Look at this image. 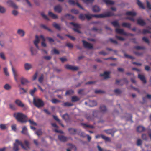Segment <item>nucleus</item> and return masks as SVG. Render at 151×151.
<instances>
[{"mask_svg": "<svg viewBox=\"0 0 151 151\" xmlns=\"http://www.w3.org/2000/svg\"><path fill=\"white\" fill-rule=\"evenodd\" d=\"M92 10L94 12H98L100 11V9L98 6L94 5L93 6Z\"/></svg>", "mask_w": 151, "mask_h": 151, "instance_id": "obj_17", "label": "nucleus"}, {"mask_svg": "<svg viewBox=\"0 0 151 151\" xmlns=\"http://www.w3.org/2000/svg\"><path fill=\"white\" fill-rule=\"evenodd\" d=\"M24 67L26 70H29L32 68L31 65L28 63H27L24 65Z\"/></svg>", "mask_w": 151, "mask_h": 151, "instance_id": "obj_41", "label": "nucleus"}, {"mask_svg": "<svg viewBox=\"0 0 151 151\" xmlns=\"http://www.w3.org/2000/svg\"><path fill=\"white\" fill-rule=\"evenodd\" d=\"M137 23L139 25L141 26H144L146 24L145 22L141 18H139L137 19Z\"/></svg>", "mask_w": 151, "mask_h": 151, "instance_id": "obj_12", "label": "nucleus"}, {"mask_svg": "<svg viewBox=\"0 0 151 151\" xmlns=\"http://www.w3.org/2000/svg\"><path fill=\"white\" fill-rule=\"evenodd\" d=\"M9 106L10 108L12 110L15 111L17 109V108L15 105L10 104H9Z\"/></svg>", "mask_w": 151, "mask_h": 151, "instance_id": "obj_36", "label": "nucleus"}, {"mask_svg": "<svg viewBox=\"0 0 151 151\" xmlns=\"http://www.w3.org/2000/svg\"><path fill=\"white\" fill-rule=\"evenodd\" d=\"M6 125L4 124H0V128L2 130H4L6 129Z\"/></svg>", "mask_w": 151, "mask_h": 151, "instance_id": "obj_59", "label": "nucleus"}, {"mask_svg": "<svg viewBox=\"0 0 151 151\" xmlns=\"http://www.w3.org/2000/svg\"><path fill=\"white\" fill-rule=\"evenodd\" d=\"M70 24L73 26L75 27H80V25L73 22L70 23Z\"/></svg>", "mask_w": 151, "mask_h": 151, "instance_id": "obj_54", "label": "nucleus"}, {"mask_svg": "<svg viewBox=\"0 0 151 151\" xmlns=\"http://www.w3.org/2000/svg\"><path fill=\"white\" fill-rule=\"evenodd\" d=\"M65 67L66 69L73 71L77 70L78 69V67L73 66L68 64L65 65Z\"/></svg>", "mask_w": 151, "mask_h": 151, "instance_id": "obj_7", "label": "nucleus"}, {"mask_svg": "<svg viewBox=\"0 0 151 151\" xmlns=\"http://www.w3.org/2000/svg\"><path fill=\"white\" fill-rule=\"evenodd\" d=\"M68 130L70 133L74 135L76 134V129L73 128H69L68 129Z\"/></svg>", "mask_w": 151, "mask_h": 151, "instance_id": "obj_24", "label": "nucleus"}, {"mask_svg": "<svg viewBox=\"0 0 151 151\" xmlns=\"http://www.w3.org/2000/svg\"><path fill=\"white\" fill-rule=\"evenodd\" d=\"M40 38L42 39L43 41V42L41 43V45L43 47H45L46 46V43H45V38L42 35H41L40 36Z\"/></svg>", "mask_w": 151, "mask_h": 151, "instance_id": "obj_25", "label": "nucleus"}, {"mask_svg": "<svg viewBox=\"0 0 151 151\" xmlns=\"http://www.w3.org/2000/svg\"><path fill=\"white\" fill-rule=\"evenodd\" d=\"M62 117L67 122L69 119V116L67 114L63 115Z\"/></svg>", "mask_w": 151, "mask_h": 151, "instance_id": "obj_38", "label": "nucleus"}, {"mask_svg": "<svg viewBox=\"0 0 151 151\" xmlns=\"http://www.w3.org/2000/svg\"><path fill=\"white\" fill-rule=\"evenodd\" d=\"M145 129V128L142 126H139L137 128V131L139 132H141L144 131Z\"/></svg>", "mask_w": 151, "mask_h": 151, "instance_id": "obj_35", "label": "nucleus"}, {"mask_svg": "<svg viewBox=\"0 0 151 151\" xmlns=\"http://www.w3.org/2000/svg\"><path fill=\"white\" fill-rule=\"evenodd\" d=\"M37 91V89L35 88H34L33 89H31L30 90V93L32 96H33L35 93Z\"/></svg>", "mask_w": 151, "mask_h": 151, "instance_id": "obj_53", "label": "nucleus"}, {"mask_svg": "<svg viewBox=\"0 0 151 151\" xmlns=\"http://www.w3.org/2000/svg\"><path fill=\"white\" fill-rule=\"evenodd\" d=\"M62 105L64 106L70 107L73 106V104L69 102H66L64 103Z\"/></svg>", "mask_w": 151, "mask_h": 151, "instance_id": "obj_40", "label": "nucleus"}, {"mask_svg": "<svg viewBox=\"0 0 151 151\" xmlns=\"http://www.w3.org/2000/svg\"><path fill=\"white\" fill-rule=\"evenodd\" d=\"M7 3L9 6L13 7L14 8L17 9V6L11 0H8L7 1Z\"/></svg>", "mask_w": 151, "mask_h": 151, "instance_id": "obj_10", "label": "nucleus"}, {"mask_svg": "<svg viewBox=\"0 0 151 151\" xmlns=\"http://www.w3.org/2000/svg\"><path fill=\"white\" fill-rule=\"evenodd\" d=\"M111 23L115 27H120L119 24L118 22L116 21L112 22Z\"/></svg>", "mask_w": 151, "mask_h": 151, "instance_id": "obj_39", "label": "nucleus"}, {"mask_svg": "<svg viewBox=\"0 0 151 151\" xmlns=\"http://www.w3.org/2000/svg\"><path fill=\"white\" fill-rule=\"evenodd\" d=\"M13 116L17 120L22 123H26L27 117V116L22 112H16L13 114Z\"/></svg>", "mask_w": 151, "mask_h": 151, "instance_id": "obj_3", "label": "nucleus"}, {"mask_svg": "<svg viewBox=\"0 0 151 151\" xmlns=\"http://www.w3.org/2000/svg\"><path fill=\"white\" fill-rule=\"evenodd\" d=\"M95 92L96 94H100L105 93L104 91L101 90H96L95 91Z\"/></svg>", "mask_w": 151, "mask_h": 151, "instance_id": "obj_61", "label": "nucleus"}, {"mask_svg": "<svg viewBox=\"0 0 151 151\" xmlns=\"http://www.w3.org/2000/svg\"><path fill=\"white\" fill-rule=\"evenodd\" d=\"M5 9L4 7L0 6V13H4L5 12Z\"/></svg>", "mask_w": 151, "mask_h": 151, "instance_id": "obj_56", "label": "nucleus"}, {"mask_svg": "<svg viewBox=\"0 0 151 151\" xmlns=\"http://www.w3.org/2000/svg\"><path fill=\"white\" fill-rule=\"evenodd\" d=\"M30 51L31 52L32 55H36L37 53L36 50L34 49L32 47H31L30 48Z\"/></svg>", "mask_w": 151, "mask_h": 151, "instance_id": "obj_46", "label": "nucleus"}, {"mask_svg": "<svg viewBox=\"0 0 151 151\" xmlns=\"http://www.w3.org/2000/svg\"><path fill=\"white\" fill-rule=\"evenodd\" d=\"M74 91L72 90H70L66 91L65 95H71L73 94L74 93Z\"/></svg>", "mask_w": 151, "mask_h": 151, "instance_id": "obj_44", "label": "nucleus"}, {"mask_svg": "<svg viewBox=\"0 0 151 151\" xmlns=\"http://www.w3.org/2000/svg\"><path fill=\"white\" fill-rule=\"evenodd\" d=\"M68 2L69 3L70 5H76L80 8L82 10L84 9L82 6L78 2H76L75 1L73 0H69Z\"/></svg>", "mask_w": 151, "mask_h": 151, "instance_id": "obj_5", "label": "nucleus"}, {"mask_svg": "<svg viewBox=\"0 0 151 151\" xmlns=\"http://www.w3.org/2000/svg\"><path fill=\"white\" fill-rule=\"evenodd\" d=\"M4 72L6 76H8L9 75V73L8 72L7 68L5 67L4 68Z\"/></svg>", "mask_w": 151, "mask_h": 151, "instance_id": "obj_60", "label": "nucleus"}, {"mask_svg": "<svg viewBox=\"0 0 151 151\" xmlns=\"http://www.w3.org/2000/svg\"><path fill=\"white\" fill-rule=\"evenodd\" d=\"M17 34L21 37H23L25 34V32L24 30L22 29H18L17 31Z\"/></svg>", "mask_w": 151, "mask_h": 151, "instance_id": "obj_27", "label": "nucleus"}, {"mask_svg": "<svg viewBox=\"0 0 151 151\" xmlns=\"http://www.w3.org/2000/svg\"><path fill=\"white\" fill-rule=\"evenodd\" d=\"M15 142L13 144V149L14 151H18L19 150L18 146L20 145L22 149L24 150H27L30 149V144L29 142L25 140L24 142V144L22 142L16 139Z\"/></svg>", "mask_w": 151, "mask_h": 151, "instance_id": "obj_1", "label": "nucleus"}, {"mask_svg": "<svg viewBox=\"0 0 151 151\" xmlns=\"http://www.w3.org/2000/svg\"><path fill=\"white\" fill-rule=\"evenodd\" d=\"M65 17H67L68 19L70 20H73L74 18V17L73 16H72L70 14H67L65 15Z\"/></svg>", "mask_w": 151, "mask_h": 151, "instance_id": "obj_43", "label": "nucleus"}, {"mask_svg": "<svg viewBox=\"0 0 151 151\" xmlns=\"http://www.w3.org/2000/svg\"><path fill=\"white\" fill-rule=\"evenodd\" d=\"M97 103L95 101H90V104L89 105L90 107H92L96 106L97 105Z\"/></svg>", "mask_w": 151, "mask_h": 151, "instance_id": "obj_30", "label": "nucleus"}, {"mask_svg": "<svg viewBox=\"0 0 151 151\" xmlns=\"http://www.w3.org/2000/svg\"><path fill=\"white\" fill-rule=\"evenodd\" d=\"M33 103L34 105L38 108H41L44 105L43 101L39 99H36L34 98L33 100Z\"/></svg>", "mask_w": 151, "mask_h": 151, "instance_id": "obj_4", "label": "nucleus"}, {"mask_svg": "<svg viewBox=\"0 0 151 151\" xmlns=\"http://www.w3.org/2000/svg\"><path fill=\"white\" fill-rule=\"evenodd\" d=\"M21 132L22 134H25L27 135L28 134L27 129L25 126H24L22 128V130L21 131Z\"/></svg>", "mask_w": 151, "mask_h": 151, "instance_id": "obj_22", "label": "nucleus"}, {"mask_svg": "<svg viewBox=\"0 0 151 151\" xmlns=\"http://www.w3.org/2000/svg\"><path fill=\"white\" fill-rule=\"evenodd\" d=\"M78 134L81 137H85L86 135L84 132H79L78 133Z\"/></svg>", "mask_w": 151, "mask_h": 151, "instance_id": "obj_50", "label": "nucleus"}, {"mask_svg": "<svg viewBox=\"0 0 151 151\" xmlns=\"http://www.w3.org/2000/svg\"><path fill=\"white\" fill-rule=\"evenodd\" d=\"M12 70L13 73V75L14 77V78L17 82H18V81L17 79V77L18 75L16 72V70H15L13 66H12Z\"/></svg>", "mask_w": 151, "mask_h": 151, "instance_id": "obj_20", "label": "nucleus"}, {"mask_svg": "<svg viewBox=\"0 0 151 151\" xmlns=\"http://www.w3.org/2000/svg\"><path fill=\"white\" fill-rule=\"evenodd\" d=\"M137 0V4L139 7L143 9H145V7L143 4L139 1V0Z\"/></svg>", "mask_w": 151, "mask_h": 151, "instance_id": "obj_34", "label": "nucleus"}, {"mask_svg": "<svg viewBox=\"0 0 151 151\" xmlns=\"http://www.w3.org/2000/svg\"><path fill=\"white\" fill-rule=\"evenodd\" d=\"M79 19L82 20H84L86 19L85 14L84 15L83 14H81L79 16Z\"/></svg>", "mask_w": 151, "mask_h": 151, "instance_id": "obj_49", "label": "nucleus"}, {"mask_svg": "<svg viewBox=\"0 0 151 151\" xmlns=\"http://www.w3.org/2000/svg\"><path fill=\"white\" fill-rule=\"evenodd\" d=\"M105 132L108 134H111L112 135V136H114V133L113 132V131L112 129H109L106 130Z\"/></svg>", "mask_w": 151, "mask_h": 151, "instance_id": "obj_33", "label": "nucleus"}, {"mask_svg": "<svg viewBox=\"0 0 151 151\" xmlns=\"http://www.w3.org/2000/svg\"><path fill=\"white\" fill-rule=\"evenodd\" d=\"M126 15L134 16L136 15V13L132 11H127L125 14Z\"/></svg>", "mask_w": 151, "mask_h": 151, "instance_id": "obj_28", "label": "nucleus"}, {"mask_svg": "<svg viewBox=\"0 0 151 151\" xmlns=\"http://www.w3.org/2000/svg\"><path fill=\"white\" fill-rule=\"evenodd\" d=\"M20 81L21 84L22 85H24L29 82L27 79L23 77H22L20 78Z\"/></svg>", "mask_w": 151, "mask_h": 151, "instance_id": "obj_19", "label": "nucleus"}, {"mask_svg": "<svg viewBox=\"0 0 151 151\" xmlns=\"http://www.w3.org/2000/svg\"><path fill=\"white\" fill-rule=\"evenodd\" d=\"M103 1L107 5H112L114 4V2L111 0H103Z\"/></svg>", "mask_w": 151, "mask_h": 151, "instance_id": "obj_23", "label": "nucleus"}, {"mask_svg": "<svg viewBox=\"0 0 151 151\" xmlns=\"http://www.w3.org/2000/svg\"><path fill=\"white\" fill-rule=\"evenodd\" d=\"M53 26L58 30H60L61 29L59 25L56 23H53Z\"/></svg>", "mask_w": 151, "mask_h": 151, "instance_id": "obj_48", "label": "nucleus"}, {"mask_svg": "<svg viewBox=\"0 0 151 151\" xmlns=\"http://www.w3.org/2000/svg\"><path fill=\"white\" fill-rule=\"evenodd\" d=\"M81 125L83 126L85 128L88 127L90 128H94V126L92 125H88L83 123H81Z\"/></svg>", "mask_w": 151, "mask_h": 151, "instance_id": "obj_42", "label": "nucleus"}, {"mask_svg": "<svg viewBox=\"0 0 151 151\" xmlns=\"http://www.w3.org/2000/svg\"><path fill=\"white\" fill-rule=\"evenodd\" d=\"M49 15L54 19H56L58 18L57 16L53 14L52 12H49L48 13Z\"/></svg>", "mask_w": 151, "mask_h": 151, "instance_id": "obj_37", "label": "nucleus"}, {"mask_svg": "<svg viewBox=\"0 0 151 151\" xmlns=\"http://www.w3.org/2000/svg\"><path fill=\"white\" fill-rule=\"evenodd\" d=\"M86 4L88 3H92L94 0H82Z\"/></svg>", "mask_w": 151, "mask_h": 151, "instance_id": "obj_57", "label": "nucleus"}, {"mask_svg": "<svg viewBox=\"0 0 151 151\" xmlns=\"http://www.w3.org/2000/svg\"><path fill=\"white\" fill-rule=\"evenodd\" d=\"M51 53H53L54 54H59V51L55 48H54L53 50L51 51Z\"/></svg>", "mask_w": 151, "mask_h": 151, "instance_id": "obj_52", "label": "nucleus"}, {"mask_svg": "<svg viewBox=\"0 0 151 151\" xmlns=\"http://www.w3.org/2000/svg\"><path fill=\"white\" fill-rule=\"evenodd\" d=\"M52 102L53 104H56L57 103L60 102V101L56 99H52Z\"/></svg>", "mask_w": 151, "mask_h": 151, "instance_id": "obj_58", "label": "nucleus"}, {"mask_svg": "<svg viewBox=\"0 0 151 151\" xmlns=\"http://www.w3.org/2000/svg\"><path fill=\"white\" fill-rule=\"evenodd\" d=\"M53 118L56 121L58 122L59 123V124H60L63 127H64V126L62 123L61 121L58 118L57 116L55 115H53Z\"/></svg>", "mask_w": 151, "mask_h": 151, "instance_id": "obj_32", "label": "nucleus"}, {"mask_svg": "<svg viewBox=\"0 0 151 151\" xmlns=\"http://www.w3.org/2000/svg\"><path fill=\"white\" fill-rule=\"evenodd\" d=\"M44 77L43 75L42 74L40 76L39 78V81L40 83H42Z\"/></svg>", "mask_w": 151, "mask_h": 151, "instance_id": "obj_62", "label": "nucleus"}, {"mask_svg": "<svg viewBox=\"0 0 151 151\" xmlns=\"http://www.w3.org/2000/svg\"><path fill=\"white\" fill-rule=\"evenodd\" d=\"M82 42L83 45L85 48L90 49L93 48V46L91 44L84 40H82Z\"/></svg>", "mask_w": 151, "mask_h": 151, "instance_id": "obj_6", "label": "nucleus"}, {"mask_svg": "<svg viewBox=\"0 0 151 151\" xmlns=\"http://www.w3.org/2000/svg\"><path fill=\"white\" fill-rule=\"evenodd\" d=\"M4 88L6 90H9L11 88V86L10 85L8 84H6L4 86Z\"/></svg>", "mask_w": 151, "mask_h": 151, "instance_id": "obj_47", "label": "nucleus"}, {"mask_svg": "<svg viewBox=\"0 0 151 151\" xmlns=\"http://www.w3.org/2000/svg\"><path fill=\"white\" fill-rule=\"evenodd\" d=\"M101 137L102 139L106 141H109L110 140V138L107 137L104 135H101V136L99 135H96L95 137L96 138H99Z\"/></svg>", "mask_w": 151, "mask_h": 151, "instance_id": "obj_15", "label": "nucleus"}, {"mask_svg": "<svg viewBox=\"0 0 151 151\" xmlns=\"http://www.w3.org/2000/svg\"><path fill=\"white\" fill-rule=\"evenodd\" d=\"M58 138L60 141L62 142H65L67 140V137L63 135H59Z\"/></svg>", "mask_w": 151, "mask_h": 151, "instance_id": "obj_18", "label": "nucleus"}, {"mask_svg": "<svg viewBox=\"0 0 151 151\" xmlns=\"http://www.w3.org/2000/svg\"><path fill=\"white\" fill-rule=\"evenodd\" d=\"M15 103L19 107H21L23 106L24 104L20 100L18 99L16 100L15 101Z\"/></svg>", "mask_w": 151, "mask_h": 151, "instance_id": "obj_14", "label": "nucleus"}, {"mask_svg": "<svg viewBox=\"0 0 151 151\" xmlns=\"http://www.w3.org/2000/svg\"><path fill=\"white\" fill-rule=\"evenodd\" d=\"M142 40L144 41L145 42L148 43L149 44L150 43V41L148 38H147L144 37L142 38Z\"/></svg>", "mask_w": 151, "mask_h": 151, "instance_id": "obj_64", "label": "nucleus"}, {"mask_svg": "<svg viewBox=\"0 0 151 151\" xmlns=\"http://www.w3.org/2000/svg\"><path fill=\"white\" fill-rule=\"evenodd\" d=\"M122 26L128 28H130L131 24L129 23L124 22L122 24Z\"/></svg>", "mask_w": 151, "mask_h": 151, "instance_id": "obj_29", "label": "nucleus"}, {"mask_svg": "<svg viewBox=\"0 0 151 151\" xmlns=\"http://www.w3.org/2000/svg\"><path fill=\"white\" fill-rule=\"evenodd\" d=\"M40 27H41L43 28V29L48 30L49 31L51 32H52V31L48 27H47L46 25H45L41 24L40 25Z\"/></svg>", "mask_w": 151, "mask_h": 151, "instance_id": "obj_45", "label": "nucleus"}, {"mask_svg": "<svg viewBox=\"0 0 151 151\" xmlns=\"http://www.w3.org/2000/svg\"><path fill=\"white\" fill-rule=\"evenodd\" d=\"M100 109L102 113H104L107 111V109L106 106L103 105L100 106Z\"/></svg>", "mask_w": 151, "mask_h": 151, "instance_id": "obj_26", "label": "nucleus"}, {"mask_svg": "<svg viewBox=\"0 0 151 151\" xmlns=\"http://www.w3.org/2000/svg\"><path fill=\"white\" fill-rule=\"evenodd\" d=\"M116 32L117 33L122 34L124 35H127V33L125 32L123 29L116 28L115 29Z\"/></svg>", "mask_w": 151, "mask_h": 151, "instance_id": "obj_8", "label": "nucleus"}, {"mask_svg": "<svg viewBox=\"0 0 151 151\" xmlns=\"http://www.w3.org/2000/svg\"><path fill=\"white\" fill-rule=\"evenodd\" d=\"M118 14H115L114 13L111 12H108L105 13L99 14H85L86 18L88 20H89L93 17L96 18H104L110 16H118Z\"/></svg>", "mask_w": 151, "mask_h": 151, "instance_id": "obj_2", "label": "nucleus"}, {"mask_svg": "<svg viewBox=\"0 0 151 151\" xmlns=\"http://www.w3.org/2000/svg\"><path fill=\"white\" fill-rule=\"evenodd\" d=\"M39 42V37L37 36L36 35V36L35 40L34 41V43L36 47L38 49L39 48L38 45V44Z\"/></svg>", "mask_w": 151, "mask_h": 151, "instance_id": "obj_21", "label": "nucleus"}, {"mask_svg": "<svg viewBox=\"0 0 151 151\" xmlns=\"http://www.w3.org/2000/svg\"><path fill=\"white\" fill-rule=\"evenodd\" d=\"M35 133L38 136H39L42 135V132L41 129H39L35 132Z\"/></svg>", "mask_w": 151, "mask_h": 151, "instance_id": "obj_51", "label": "nucleus"}, {"mask_svg": "<svg viewBox=\"0 0 151 151\" xmlns=\"http://www.w3.org/2000/svg\"><path fill=\"white\" fill-rule=\"evenodd\" d=\"M99 112L97 111H94L93 112V117H91V116H86V119L88 121L93 120V119L94 117L95 116V115L96 114H97Z\"/></svg>", "mask_w": 151, "mask_h": 151, "instance_id": "obj_9", "label": "nucleus"}, {"mask_svg": "<svg viewBox=\"0 0 151 151\" xmlns=\"http://www.w3.org/2000/svg\"><path fill=\"white\" fill-rule=\"evenodd\" d=\"M92 30L94 31H98V32L99 33H101L102 32V29H98L97 28L95 27H93Z\"/></svg>", "mask_w": 151, "mask_h": 151, "instance_id": "obj_55", "label": "nucleus"}, {"mask_svg": "<svg viewBox=\"0 0 151 151\" xmlns=\"http://www.w3.org/2000/svg\"><path fill=\"white\" fill-rule=\"evenodd\" d=\"M54 10L55 12L60 13L62 11V8L60 5H58L54 7Z\"/></svg>", "mask_w": 151, "mask_h": 151, "instance_id": "obj_11", "label": "nucleus"}, {"mask_svg": "<svg viewBox=\"0 0 151 151\" xmlns=\"http://www.w3.org/2000/svg\"><path fill=\"white\" fill-rule=\"evenodd\" d=\"M138 77L145 84L146 83V81L144 75L139 74L138 75Z\"/></svg>", "mask_w": 151, "mask_h": 151, "instance_id": "obj_16", "label": "nucleus"}, {"mask_svg": "<svg viewBox=\"0 0 151 151\" xmlns=\"http://www.w3.org/2000/svg\"><path fill=\"white\" fill-rule=\"evenodd\" d=\"M0 58L3 60H5L6 59V57L5 56V55L4 53L3 52L0 53Z\"/></svg>", "mask_w": 151, "mask_h": 151, "instance_id": "obj_63", "label": "nucleus"}, {"mask_svg": "<svg viewBox=\"0 0 151 151\" xmlns=\"http://www.w3.org/2000/svg\"><path fill=\"white\" fill-rule=\"evenodd\" d=\"M110 73V72L105 71L103 74H101L100 76H104V79H106L109 78V75Z\"/></svg>", "mask_w": 151, "mask_h": 151, "instance_id": "obj_13", "label": "nucleus"}, {"mask_svg": "<svg viewBox=\"0 0 151 151\" xmlns=\"http://www.w3.org/2000/svg\"><path fill=\"white\" fill-rule=\"evenodd\" d=\"M80 98L76 96H73L71 98V101L72 102H76L79 101Z\"/></svg>", "mask_w": 151, "mask_h": 151, "instance_id": "obj_31", "label": "nucleus"}]
</instances>
